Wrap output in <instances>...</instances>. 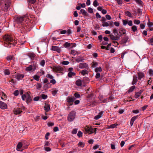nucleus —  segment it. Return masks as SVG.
Returning <instances> with one entry per match:
<instances>
[{
  "label": "nucleus",
  "mask_w": 153,
  "mask_h": 153,
  "mask_svg": "<svg viewBox=\"0 0 153 153\" xmlns=\"http://www.w3.org/2000/svg\"><path fill=\"white\" fill-rule=\"evenodd\" d=\"M85 130L86 132L88 134H92L94 132L96 133L97 128H92L91 127L86 126L85 128Z\"/></svg>",
  "instance_id": "obj_3"
},
{
  "label": "nucleus",
  "mask_w": 153,
  "mask_h": 153,
  "mask_svg": "<svg viewBox=\"0 0 153 153\" xmlns=\"http://www.w3.org/2000/svg\"><path fill=\"white\" fill-rule=\"evenodd\" d=\"M126 33V30L123 29H120L118 34L119 36H121L122 35L125 34Z\"/></svg>",
  "instance_id": "obj_16"
},
{
  "label": "nucleus",
  "mask_w": 153,
  "mask_h": 153,
  "mask_svg": "<svg viewBox=\"0 0 153 153\" xmlns=\"http://www.w3.org/2000/svg\"><path fill=\"white\" fill-rule=\"evenodd\" d=\"M105 17L107 19L110 20L111 19V17L109 15H106Z\"/></svg>",
  "instance_id": "obj_63"
},
{
  "label": "nucleus",
  "mask_w": 153,
  "mask_h": 153,
  "mask_svg": "<svg viewBox=\"0 0 153 153\" xmlns=\"http://www.w3.org/2000/svg\"><path fill=\"white\" fill-rule=\"evenodd\" d=\"M82 133L80 131H78L77 133V136L79 137H81L82 136Z\"/></svg>",
  "instance_id": "obj_48"
},
{
  "label": "nucleus",
  "mask_w": 153,
  "mask_h": 153,
  "mask_svg": "<svg viewBox=\"0 0 153 153\" xmlns=\"http://www.w3.org/2000/svg\"><path fill=\"white\" fill-rule=\"evenodd\" d=\"M47 97L48 96L47 95H45L44 94H42V98L44 100L46 99L47 98Z\"/></svg>",
  "instance_id": "obj_62"
},
{
  "label": "nucleus",
  "mask_w": 153,
  "mask_h": 153,
  "mask_svg": "<svg viewBox=\"0 0 153 153\" xmlns=\"http://www.w3.org/2000/svg\"><path fill=\"white\" fill-rule=\"evenodd\" d=\"M79 68L81 69L86 68L88 69V65L86 63H81L79 64Z\"/></svg>",
  "instance_id": "obj_8"
},
{
  "label": "nucleus",
  "mask_w": 153,
  "mask_h": 153,
  "mask_svg": "<svg viewBox=\"0 0 153 153\" xmlns=\"http://www.w3.org/2000/svg\"><path fill=\"white\" fill-rule=\"evenodd\" d=\"M93 5L95 7H96L99 5V4L97 0H95L94 1Z\"/></svg>",
  "instance_id": "obj_39"
},
{
  "label": "nucleus",
  "mask_w": 153,
  "mask_h": 153,
  "mask_svg": "<svg viewBox=\"0 0 153 153\" xmlns=\"http://www.w3.org/2000/svg\"><path fill=\"white\" fill-rule=\"evenodd\" d=\"M74 97L76 98H79L80 97V94L77 93H75L74 94Z\"/></svg>",
  "instance_id": "obj_52"
},
{
  "label": "nucleus",
  "mask_w": 153,
  "mask_h": 153,
  "mask_svg": "<svg viewBox=\"0 0 153 153\" xmlns=\"http://www.w3.org/2000/svg\"><path fill=\"white\" fill-rule=\"evenodd\" d=\"M50 83L53 84H54L56 83V81L55 79H53L51 80L50 81Z\"/></svg>",
  "instance_id": "obj_61"
},
{
  "label": "nucleus",
  "mask_w": 153,
  "mask_h": 153,
  "mask_svg": "<svg viewBox=\"0 0 153 153\" xmlns=\"http://www.w3.org/2000/svg\"><path fill=\"white\" fill-rule=\"evenodd\" d=\"M132 30L134 32H135L137 31V27L136 25H133L131 27Z\"/></svg>",
  "instance_id": "obj_29"
},
{
  "label": "nucleus",
  "mask_w": 153,
  "mask_h": 153,
  "mask_svg": "<svg viewBox=\"0 0 153 153\" xmlns=\"http://www.w3.org/2000/svg\"><path fill=\"white\" fill-rule=\"evenodd\" d=\"M81 73L83 75L85 76L88 74V71L86 70H84L81 71Z\"/></svg>",
  "instance_id": "obj_33"
},
{
  "label": "nucleus",
  "mask_w": 153,
  "mask_h": 153,
  "mask_svg": "<svg viewBox=\"0 0 153 153\" xmlns=\"http://www.w3.org/2000/svg\"><path fill=\"white\" fill-rule=\"evenodd\" d=\"M69 63V62L68 61H65L62 62V64L65 65H68Z\"/></svg>",
  "instance_id": "obj_51"
},
{
  "label": "nucleus",
  "mask_w": 153,
  "mask_h": 153,
  "mask_svg": "<svg viewBox=\"0 0 153 153\" xmlns=\"http://www.w3.org/2000/svg\"><path fill=\"white\" fill-rule=\"evenodd\" d=\"M45 61L44 60H42L40 62V64L42 67H44L45 65Z\"/></svg>",
  "instance_id": "obj_38"
},
{
  "label": "nucleus",
  "mask_w": 153,
  "mask_h": 153,
  "mask_svg": "<svg viewBox=\"0 0 153 153\" xmlns=\"http://www.w3.org/2000/svg\"><path fill=\"white\" fill-rule=\"evenodd\" d=\"M24 75L22 74H18L16 76V78L18 80L22 79L24 78Z\"/></svg>",
  "instance_id": "obj_10"
},
{
  "label": "nucleus",
  "mask_w": 153,
  "mask_h": 153,
  "mask_svg": "<svg viewBox=\"0 0 153 153\" xmlns=\"http://www.w3.org/2000/svg\"><path fill=\"white\" fill-rule=\"evenodd\" d=\"M76 61L78 62H82L84 60V58L82 56H79L77 57L75 59Z\"/></svg>",
  "instance_id": "obj_21"
},
{
  "label": "nucleus",
  "mask_w": 153,
  "mask_h": 153,
  "mask_svg": "<svg viewBox=\"0 0 153 153\" xmlns=\"http://www.w3.org/2000/svg\"><path fill=\"white\" fill-rule=\"evenodd\" d=\"M3 39L4 41V45L7 48H10L13 46L17 43V40L16 39H13L9 35L4 36Z\"/></svg>",
  "instance_id": "obj_1"
},
{
  "label": "nucleus",
  "mask_w": 153,
  "mask_h": 153,
  "mask_svg": "<svg viewBox=\"0 0 153 153\" xmlns=\"http://www.w3.org/2000/svg\"><path fill=\"white\" fill-rule=\"evenodd\" d=\"M118 124L117 123H115L111 125L110 126V128H114L118 126Z\"/></svg>",
  "instance_id": "obj_44"
},
{
  "label": "nucleus",
  "mask_w": 153,
  "mask_h": 153,
  "mask_svg": "<svg viewBox=\"0 0 153 153\" xmlns=\"http://www.w3.org/2000/svg\"><path fill=\"white\" fill-rule=\"evenodd\" d=\"M76 74L74 72H69L68 74V76L69 77H72L73 76H74Z\"/></svg>",
  "instance_id": "obj_27"
},
{
  "label": "nucleus",
  "mask_w": 153,
  "mask_h": 153,
  "mask_svg": "<svg viewBox=\"0 0 153 153\" xmlns=\"http://www.w3.org/2000/svg\"><path fill=\"white\" fill-rule=\"evenodd\" d=\"M138 75V78L139 79L141 80L142 79L144 78L145 76V74L143 72L139 71L137 72Z\"/></svg>",
  "instance_id": "obj_9"
},
{
  "label": "nucleus",
  "mask_w": 153,
  "mask_h": 153,
  "mask_svg": "<svg viewBox=\"0 0 153 153\" xmlns=\"http://www.w3.org/2000/svg\"><path fill=\"white\" fill-rule=\"evenodd\" d=\"M36 0H28V1L29 3L33 4L35 3Z\"/></svg>",
  "instance_id": "obj_47"
},
{
  "label": "nucleus",
  "mask_w": 153,
  "mask_h": 153,
  "mask_svg": "<svg viewBox=\"0 0 153 153\" xmlns=\"http://www.w3.org/2000/svg\"><path fill=\"white\" fill-rule=\"evenodd\" d=\"M78 146H80L81 147L83 148L85 144L82 142H79L78 143Z\"/></svg>",
  "instance_id": "obj_34"
},
{
  "label": "nucleus",
  "mask_w": 153,
  "mask_h": 153,
  "mask_svg": "<svg viewBox=\"0 0 153 153\" xmlns=\"http://www.w3.org/2000/svg\"><path fill=\"white\" fill-rule=\"evenodd\" d=\"M133 80L132 82V85H134L135 84L137 81V77L136 75H134L133 76Z\"/></svg>",
  "instance_id": "obj_14"
},
{
  "label": "nucleus",
  "mask_w": 153,
  "mask_h": 153,
  "mask_svg": "<svg viewBox=\"0 0 153 153\" xmlns=\"http://www.w3.org/2000/svg\"><path fill=\"white\" fill-rule=\"evenodd\" d=\"M113 32L114 35H116L118 34V30L116 29H114L113 30Z\"/></svg>",
  "instance_id": "obj_53"
},
{
  "label": "nucleus",
  "mask_w": 153,
  "mask_h": 153,
  "mask_svg": "<svg viewBox=\"0 0 153 153\" xmlns=\"http://www.w3.org/2000/svg\"><path fill=\"white\" fill-rule=\"evenodd\" d=\"M27 17L24 16L21 17H17L16 19V21L17 23L21 25V27L24 28L25 30H26L27 27L26 24H25V25H24V24L25 22H26V20H27Z\"/></svg>",
  "instance_id": "obj_2"
},
{
  "label": "nucleus",
  "mask_w": 153,
  "mask_h": 153,
  "mask_svg": "<svg viewBox=\"0 0 153 153\" xmlns=\"http://www.w3.org/2000/svg\"><path fill=\"white\" fill-rule=\"evenodd\" d=\"M22 143L21 142H19L18 143L17 145L16 149L18 151H22V150H20V149L22 148Z\"/></svg>",
  "instance_id": "obj_18"
},
{
  "label": "nucleus",
  "mask_w": 153,
  "mask_h": 153,
  "mask_svg": "<svg viewBox=\"0 0 153 153\" xmlns=\"http://www.w3.org/2000/svg\"><path fill=\"white\" fill-rule=\"evenodd\" d=\"M76 115V113L74 111H71L68 114V120L69 121L72 122L74 119Z\"/></svg>",
  "instance_id": "obj_4"
},
{
  "label": "nucleus",
  "mask_w": 153,
  "mask_h": 153,
  "mask_svg": "<svg viewBox=\"0 0 153 153\" xmlns=\"http://www.w3.org/2000/svg\"><path fill=\"white\" fill-rule=\"evenodd\" d=\"M58 92V90L56 89H55L53 90L52 91V95L53 96H55L56 94H57Z\"/></svg>",
  "instance_id": "obj_41"
},
{
  "label": "nucleus",
  "mask_w": 153,
  "mask_h": 153,
  "mask_svg": "<svg viewBox=\"0 0 153 153\" xmlns=\"http://www.w3.org/2000/svg\"><path fill=\"white\" fill-rule=\"evenodd\" d=\"M53 70L55 72L58 73H62L63 70V68L60 66H55Z\"/></svg>",
  "instance_id": "obj_6"
},
{
  "label": "nucleus",
  "mask_w": 153,
  "mask_h": 153,
  "mask_svg": "<svg viewBox=\"0 0 153 153\" xmlns=\"http://www.w3.org/2000/svg\"><path fill=\"white\" fill-rule=\"evenodd\" d=\"M26 100L27 104H28V102H30L31 100L30 96L28 94H27V96L26 98Z\"/></svg>",
  "instance_id": "obj_23"
},
{
  "label": "nucleus",
  "mask_w": 153,
  "mask_h": 153,
  "mask_svg": "<svg viewBox=\"0 0 153 153\" xmlns=\"http://www.w3.org/2000/svg\"><path fill=\"white\" fill-rule=\"evenodd\" d=\"M36 69V65L33 64V65H30L28 67L26 68V70L27 71H33Z\"/></svg>",
  "instance_id": "obj_5"
},
{
  "label": "nucleus",
  "mask_w": 153,
  "mask_h": 153,
  "mask_svg": "<svg viewBox=\"0 0 153 153\" xmlns=\"http://www.w3.org/2000/svg\"><path fill=\"white\" fill-rule=\"evenodd\" d=\"M99 99L100 101V102H102L103 100V99L104 98H103V97L102 95H100L99 97Z\"/></svg>",
  "instance_id": "obj_60"
},
{
  "label": "nucleus",
  "mask_w": 153,
  "mask_h": 153,
  "mask_svg": "<svg viewBox=\"0 0 153 153\" xmlns=\"http://www.w3.org/2000/svg\"><path fill=\"white\" fill-rule=\"evenodd\" d=\"M36 86L37 89L40 90L42 87V85L40 83H37Z\"/></svg>",
  "instance_id": "obj_30"
},
{
  "label": "nucleus",
  "mask_w": 153,
  "mask_h": 153,
  "mask_svg": "<svg viewBox=\"0 0 153 153\" xmlns=\"http://www.w3.org/2000/svg\"><path fill=\"white\" fill-rule=\"evenodd\" d=\"M76 84L77 86H81L82 84V80L80 79H78L76 81Z\"/></svg>",
  "instance_id": "obj_24"
},
{
  "label": "nucleus",
  "mask_w": 153,
  "mask_h": 153,
  "mask_svg": "<svg viewBox=\"0 0 153 153\" xmlns=\"http://www.w3.org/2000/svg\"><path fill=\"white\" fill-rule=\"evenodd\" d=\"M13 112L14 114H20L22 112V111L20 108H16L14 109L13 110Z\"/></svg>",
  "instance_id": "obj_13"
},
{
  "label": "nucleus",
  "mask_w": 153,
  "mask_h": 153,
  "mask_svg": "<svg viewBox=\"0 0 153 153\" xmlns=\"http://www.w3.org/2000/svg\"><path fill=\"white\" fill-rule=\"evenodd\" d=\"M147 25H148L149 27H152L153 26V22L149 21L147 23Z\"/></svg>",
  "instance_id": "obj_40"
},
{
  "label": "nucleus",
  "mask_w": 153,
  "mask_h": 153,
  "mask_svg": "<svg viewBox=\"0 0 153 153\" xmlns=\"http://www.w3.org/2000/svg\"><path fill=\"white\" fill-rule=\"evenodd\" d=\"M13 58V56H8L7 57V59L8 61L10 62Z\"/></svg>",
  "instance_id": "obj_56"
},
{
  "label": "nucleus",
  "mask_w": 153,
  "mask_h": 153,
  "mask_svg": "<svg viewBox=\"0 0 153 153\" xmlns=\"http://www.w3.org/2000/svg\"><path fill=\"white\" fill-rule=\"evenodd\" d=\"M70 53L71 54H72L74 56L77 53V51H75V50H72L71 51V52Z\"/></svg>",
  "instance_id": "obj_49"
},
{
  "label": "nucleus",
  "mask_w": 153,
  "mask_h": 153,
  "mask_svg": "<svg viewBox=\"0 0 153 153\" xmlns=\"http://www.w3.org/2000/svg\"><path fill=\"white\" fill-rule=\"evenodd\" d=\"M127 24H128L129 26H132L133 25L132 21L131 20H128Z\"/></svg>",
  "instance_id": "obj_57"
},
{
  "label": "nucleus",
  "mask_w": 153,
  "mask_h": 153,
  "mask_svg": "<svg viewBox=\"0 0 153 153\" xmlns=\"http://www.w3.org/2000/svg\"><path fill=\"white\" fill-rule=\"evenodd\" d=\"M102 69L100 67L98 68H95V71L96 72H101L102 71Z\"/></svg>",
  "instance_id": "obj_36"
},
{
  "label": "nucleus",
  "mask_w": 153,
  "mask_h": 153,
  "mask_svg": "<svg viewBox=\"0 0 153 153\" xmlns=\"http://www.w3.org/2000/svg\"><path fill=\"white\" fill-rule=\"evenodd\" d=\"M19 91L18 90H16L13 93L14 95L15 96H17L19 95Z\"/></svg>",
  "instance_id": "obj_55"
},
{
  "label": "nucleus",
  "mask_w": 153,
  "mask_h": 153,
  "mask_svg": "<svg viewBox=\"0 0 153 153\" xmlns=\"http://www.w3.org/2000/svg\"><path fill=\"white\" fill-rule=\"evenodd\" d=\"M128 38L127 37H125L123 38L122 39V42L123 43H126L127 41Z\"/></svg>",
  "instance_id": "obj_42"
},
{
  "label": "nucleus",
  "mask_w": 153,
  "mask_h": 153,
  "mask_svg": "<svg viewBox=\"0 0 153 153\" xmlns=\"http://www.w3.org/2000/svg\"><path fill=\"white\" fill-rule=\"evenodd\" d=\"M88 12L90 13H92L93 12V9L89 7L88 8Z\"/></svg>",
  "instance_id": "obj_58"
},
{
  "label": "nucleus",
  "mask_w": 153,
  "mask_h": 153,
  "mask_svg": "<svg viewBox=\"0 0 153 153\" xmlns=\"http://www.w3.org/2000/svg\"><path fill=\"white\" fill-rule=\"evenodd\" d=\"M103 114V111H102L100 112L98 114L95 116L94 117V119L96 120H97L100 118L102 116Z\"/></svg>",
  "instance_id": "obj_20"
},
{
  "label": "nucleus",
  "mask_w": 153,
  "mask_h": 153,
  "mask_svg": "<svg viewBox=\"0 0 153 153\" xmlns=\"http://www.w3.org/2000/svg\"><path fill=\"white\" fill-rule=\"evenodd\" d=\"M27 94H24L22 95V99L23 100H26V97H27Z\"/></svg>",
  "instance_id": "obj_45"
},
{
  "label": "nucleus",
  "mask_w": 153,
  "mask_h": 153,
  "mask_svg": "<svg viewBox=\"0 0 153 153\" xmlns=\"http://www.w3.org/2000/svg\"><path fill=\"white\" fill-rule=\"evenodd\" d=\"M125 13L126 16L129 17H132V14L130 12L128 11H126L125 12Z\"/></svg>",
  "instance_id": "obj_28"
},
{
  "label": "nucleus",
  "mask_w": 153,
  "mask_h": 153,
  "mask_svg": "<svg viewBox=\"0 0 153 153\" xmlns=\"http://www.w3.org/2000/svg\"><path fill=\"white\" fill-rule=\"evenodd\" d=\"M102 26L103 27H108L109 26V24L108 22H103L102 23Z\"/></svg>",
  "instance_id": "obj_37"
},
{
  "label": "nucleus",
  "mask_w": 153,
  "mask_h": 153,
  "mask_svg": "<svg viewBox=\"0 0 153 153\" xmlns=\"http://www.w3.org/2000/svg\"><path fill=\"white\" fill-rule=\"evenodd\" d=\"M134 23L135 24L139 25L140 23V21L139 20L135 19L134 20Z\"/></svg>",
  "instance_id": "obj_43"
},
{
  "label": "nucleus",
  "mask_w": 153,
  "mask_h": 153,
  "mask_svg": "<svg viewBox=\"0 0 153 153\" xmlns=\"http://www.w3.org/2000/svg\"><path fill=\"white\" fill-rule=\"evenodd\" d=\"M46 77L50 79H53V76L50 74H47L46 75Z\"/></svg>",
  "instance_id": "obj_50"
},
{
  "label": "nucleus",
  "mask_w": 153,
  "mask_h": 153,
  "mask_svg": "<svg viewBox=\"0 0 153 153\" xmlns=\"http://www.w3.org/2000/svg\"><path fill=\"white\" fill-rule=\"evenodd\" d=\"M45 150L47 152L50 151L51 150L50 148L49 147H44Z\"/></svg>",
  "instance_id": "obj_59"
},
{
  "label": "nucleus",
  "mask_w": 153,
  "mask_h": 153,
  "mask_svg": "<svg viewBox=\"0 0 153 153\" xmlns=\"http://www.w3.org/2000/svg\"><path fill=\"white\" fill-rule=\"evenodd\" d=\"M33 77L34 79L36 80L37 81H39L40 77L37 75H35L33 76Z\"/></svg>",
  "instance_id": "obj_35"
},
{
  "label": "nucleus",
  "mask_w": 153,
  "mask_h": 153,
  "mask_svg": "<svg viewBox=\"0 0 153 153\" xmlns=\"http://www.w3.org/2000/svg\"><path fill=\"white\" fill-rule=\"evenodd\" d=\"M76 98L72 96H68L66 99L67 102L69 103H72L75 100ZM72 105V103H70V105Z\"/></svg>",
  "instance_id": "obj_7"
},
{
  "label": "nucleus",
  "mask_w": 153,
  "mask_h": 153,
  "mask_svg": "<svg viewBox=\"0 0 153 153\" xmlns=\"http://www.w3.org/2000/svg\"><path fill=\"white\" fill-rule=\"evenodd\" d=\"M142 92L143 91L140 90L139 92H136L134 95V97L136 98H138L140 96Z\"/></svg>",
  "instance_id": "obj_19"
},
{
  "label": "nucleus",
  "mask_w": 153,
  "mask_h": 153,
  "mask_svg": "<svg viewBox=\"0 0 153 153\" xmlns=\"http://www.w3.org/2000/svg\"><path fill=\"white\" fill-rule=\"evenodd\" d=\"M10 0H7L6 2H5V3L4 8L6 10L7 9L8 7L10 6Z\"/></svg>",
  "instance_id": "obj_17"
},
{
  "label": "nucleus",
  "mask_w": 153,
  "mask_h": 153,
  "mask_svg": "<svg viewBox=\"0 0 153 153\" xmlns=\"http://www.w3.org/2000/svg\"><path fill=\"white\" fill-rule=\"evenodd\" d=\"M4 73L5 75H9L10 74V72L8 69H5L4 71Z\"/></svg>",
  "instance_id": "obj_32"
},
{
  "label": "nucleus",
  "mask_w": 153,
  "mask_h": 153,
  "mask_svg": "<svg viewBox=\"0 0 153 153\" xmlns=\"http://www.w3.org/2000/svg\"><path fill=\"white\" fill-rule=\"evenodd\" d=\"M7 105L6 103L2 101H0V108L1 109L6 108Z\"/></svg>",
  "instance_id": "obj_12"
},
{
  "label": "nucleus",
  "mask_w": 153,
  "mask_h": 153,
  "mask_svg": "<svg viewBox=\"0 0 153 153\" xmlns=\"http://www.w3.org/2000/svg\"><path fill=\"white\" fill-rule=\"evenodd\" d=\"M52 50L53 51H55L60 53L61 52V50L59 48L56 46H52Z\"/></svg>",
  "instance_id": "obj_11"
},
{
  "label": "nucleus",
  "mask_w": 153,
  "mask_h": 153,
  "mask_svg": "<svg viewBox=\"0 0 153 153\" xmlns=\"http://www.w3.org/2000/svg\"><path fill=\"white\" fill-rule=\"evenodd\" d=\"M135 86L134 85H133L130 88H129L128 92L129 93L132 92L135 89Z\"/></svg>",
  "instance_id": "obj_31"
},
{
  "label": "nucleus",
  "mask_w": 153,
  "mask_h": 153,
  "mask_svg": "<svg viewBox=\"0 0 153 153\" xmlns=\"http://www.w3.org/2000/svg\"><path fill=\"white\" fill-rule=\"evenodd\" d=\"M64 46L65 47H69L70 46V43L66 42L64 44Z\"/></svg>",
  "instance_id": "obj_64"
},
{
  "label": "nucleus",
  "mask_w": 153,
  "mask_h": 153,
  "mask_svg": "<svg viewBox=\"0 0 153 153\" xmlns=\"http://www.w3.org/2000/svg\"><path fill=\"white\" fill-rule=\"evenodd\" d=\"M128 20H123V24L124 25H126L128 24Z\"/></svg>",
  "instance_id": "obj_54"
},
{
  "label": "nucleus",
  "mask_w": 153,
  "mask_h": 153,
  "mask_svg": "<svg viewBox=\"0 0 153 153\" xmlns=\"http://www.w3.org/2000/svg\"><path fill=\"white\" fill-rule=\"evenodd\" d=\"M98 63L93 61L91 64V67L92 68H96L98 65Z\"/></svg>",
  "instance_id": "obj_22"
},
{
  "label": "nucleus",
  "mask_w": 153,
  "mask_h": 153,
  "mask_svg": "<svg viewBox=\"0 0 153 153\" xmlns=\"http://www.w3.org/2000/svg\"><path fill=\"white\" fill-rule=\"evenodd\" d=\"M149 74L150 76H153V70L152 69H150L149 70Z\"/></svg>",
  "instance_id": "obj_46"
},
{
  "label": "nucleus",
  "mask_w": 153,
  "mask_h": 153,
  "mask_svg": "<svg viewBox=\"0 0 153 153\" xmlns=\"http://www.w3.org/2000/svg\"><path fill=\"white\" fill-rule=\"evenodd\" d=\"M44 109L46 111H48L50 109V106L48 104H45L44 106Z\"/></svg>",
  "instance_id": "obj_26"
},
{
  "label": "nucleus",
  "mask_w": 153,
  "mask_h": 153,
  "mask_svg": "<svg viewBox=\"0 0 153 153\" xmlns=\"http://www.w3.org/2000/svg\"><path fill=\"white\" fill-rule=\"evenodd\" d=\"M80 14H82L83 16H86L87 13L84 9H81L80 11Z\"/></svg>",
  "instance_id": "obj_25"
},
{
  "label": "nucleus",
  "mask_w": 153,
  "mask_h": 153,
  "mask_svg": "<svg viewBox=\"0 0 153 153\" xmlns=\"http://www.w3.org/2000/svg\"><path fill=\"white\" fill-rule=\"evenodd\" d=\"M29 57L32 59H34L36 58V55L33 53H30L28 54Z\"/></svg>",
  "instance_id": "obj_15"
}]
</instances>
